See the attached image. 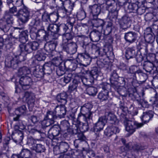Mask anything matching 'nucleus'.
<instances>
[{"label":"nucleus","instance_id":"obj_1","mask_svg":"<svg viewBox=\"0 0 158 158\" xmlns=\"http://www.w3.org/2000/svg\"><path fill=\"white\" fill-rule=\"evenodd\" d=\"M83 47L85 49V51L84 53L80 54L78 55L77 59V61L79 63L77 64L76 61L71 59H68L66 62V64H69L68 68L74 71L78 66L82 65L86 66L89 64L91 62L92 58L89 54L88 52L89 48L91 47L94 50L96 54H98L100 56H108V55L110 52H105L103 54H101L98 48H97L95 45H92L91 44H84Z\"/></svg>","mask_w":158,"mask_h":158},{"label":"nucleus","instance_id":"obj_2","mask_svg":"<svg viewBox=\"0 0 158 158\" xmlns=\"http://www.w3.org/2000/svg\"><path fill=\"white\" fill-rule=\"evenodd\" d=\"M13 15L7 11L5 12L3 18L0 19V29L4 32H7L14 23Z\"/></svg>","mask_w":158,"mask_h":158},{"label":"nucleus","instance_id":"obj_3","mask_svg":"<svg viewBox=\"0 0 158 158\" xmlns=\"http://www.w3.org/2000/svg\"><path fill=\"white\" fill-rule=\"evenodd\" d=\"M103 9L108 11L109 16L111 20L116 19L117 18L118 10L117 9V5L114 0H107L106 3L103 5Z\"/></svg>","mask_w":158,"mask_h":158},{"label":"nucleus","instance_id":"obj_4","mask_svg":"<svg viewBox=\"0 0 158 158\" xmlns=\"http://www.w3.org/2000/svg\"><path fill=\"white\" fill-rule=\"evenodd\" d=\"M92 105L90 103L85 104L81 107V114L79 115L78 119H83L84 121L87 123L88 121L92 118V113L91 111V110L92 108Z\"/></svg>","mask_w":158,"mask_h":158},{"label":"nucleus","instance_id":"obj_5","mask_svg":"<svg viewBox=\"0 0 158 158\" xmlns=\"http://www.w3.org/2000/svg\"><path fill=\"white\" fill-rule=\"evenodd\" d=\"M21 61L19 60V56L10 54L6 57L5 61V66L8 68L15 69L19 67Z\"/></svg>","mask_w":158,"mask_h":158},{"label":"nucleus","instance_id":"obj_6","mask_svg":"<svg viewBox=\"0 0 158 158\" xmlns=\"http://www.w3.org/2000/svg\"><path fill=\"white\" fill-rule=\"evenodd\" d=\"M98 121L105 125L107 121L111 124L114 125L117 124L119 123L116 116L110 111L106 112L105 116L99 117Z\"/></svg>","mask_w":158,"mask_h":158},{"label":"nucleus","instance_id":"obj_7","mask_svg":"<svg viewBox=\"0 0 158 158\" xmlns=\"http://www.w3.org/2000/svg\"><path fill=\"white\" fill-rule=\"evenodd\" d=\"M19 48L21 52L25 51L28 53H31L33 51L37 50L39 47V43L35 41L30 42L25 44H20Z\"/></svg>","mask_w":158,"mask_h":158},{"label":"nucleus","instance_id":"obj_8","mask_svg":"<svg viewBox=\"0 0 158 158\" xmlns=\"http://www.w3.org/2000/svg\"><path fill=\"white\" fill-rule=\"evenodd\" d=\"M126 126V130L131 134H133L136 128L141 127L143 124L142 123H139L134 121L128 120L126 118L124 121Z\"/></svg>","mask_w":158,"mask_h":158},{"label":"nucleus","instance_id":"obj_9","mask_svg":"<svg viewBox=\"0 0 158 158\" xmlns=\"http://www.w3.org/2000/svg\"><path fill=\"white\" fill-rule=\"evenodd\" d=\"M30 11L26 7L19 10V13L18 16V20L22 23L25 24L29 20L30 17Z\"/></svg>","mask_w":158,"mask_h":158},{"label":"nucleus","instance_id":"obj_10","mask_svg":"<svg viewBox=\"0 0 158 158\" xmlns=\"http://www.w3.org/2000/svg\"><path fill=\"white\" fill-rule=\"evenodd\" d=\"M120 130L117 127L110 126L108 127L104 131V134L108 137H112L111 139L115 141L117 138L116 133H118Z\"/></svg>","mask_w":158,"mask_h":158},{"label":"nucleus","instance_id":"obj_11","mask_svg":"<svg viewBox=\"0 0 158 158\" xmlns=\"http://www.w3.org/2000/svg\"><path fill=\"white\" fill-rule=\"evenodd\" d=\"M129 71L128 73L134 75L136 74H138L142 82H144L147 78V75L146 74L143 73L142 71L140 69H138L137 67L136 66L133 65L131 66L128 69Z\"/></svg>","mask_w":158,"mask_h":158},{"label":"nucleus","instance_id":"obj_12","mask_svg":"<svg viewBox=\"0 0 158 158\" xmlns=\"http://www.w3.org/2000/svg\"><path fill=\"white\" fill-rule=\"evenodd\" d=\"M128 95L129 96L131 97L132 99H136L139 104L140 105L143 107L148 108L149 107L148 102L146 101L143 99H141L140 100L137 99L139 96L135 89H134L132 90V92L130 93Z\"/></svg>","mask_w":158,"mask_h":158},{"label":"nucleus","instance_id":"obj_13","mask_svg":"<svg viewBox=\"0 0 158 158\" xmlns=\"http://www.w3.org/2000/svg\"><path fill=\"white\" fill-rule=\"evenodd\" d=\"M31 83V78L25 75L21 77L19 81V84L22 86V88L24 90L29 88Z\"/></svg>","mask_w":158,"mask_h":158},{"label":"nucleus","instance_id":"obj_14","mask_svg":"<svg viewBox=\"0 0 158 158\" xmlns=\"http://www.w3.org/2000/svg\"><path fill=\"white\" fill-rule=\"evenodd\" d=\"M77 45L75 42L67 43V44L63 46V50L68 53L73 54L75 53L77 51Z\"/></svg>","mask_w":158,"mask_h":158},{"label":"nucleus","instance_id":"obj_15","mask_svg":"<svg viewBox=\"0 0 158 158\" xmlns=\"http://www.w3.org/2000/svg\"><path fill=\"white\" fill-rule=\"evenodd\" d=\"M20 98L25 100L28 104H32L34 102L35 96L34 94L31 92H25L23 96Z\"/></svg>","mask_w":158,"mask_h":158},{"label":"nucleus","instance_id":"obj_16","mask_svg":"<svg viewBox=\"0 0 158 158\" xmlns=\"http://www.w3.org/2000/svg\"><path fill=\"white\" fill-rule=\"evenodd\" d=\"M118 78V76L116 72L114 70L111 73L110 80L111 83L112 84L111 87L114 89L118 92V89L119 88V85H116L117 84V80Z\"/></svg>","mask_w":158,"mask_h":158},{"label":"nucleus","instance_id":"obj_17","mask_svg":"<svg viewBox=\"0 0 158 158\" xmlns=\"http://www.w3.org/2000/svg\"><path fill=\"white\" fill-rule=\"evenodd\" d=\"M79 77L78 76L76 77L73 81L72 84H71L69 86V91L71 92L75 90H76L77 88L80 89L81 88V83Z\"/></svg>","mask_w":158,"mask_h":158},{"label":"nucleus","instance_id":"obj_18","mask_svg":"<svg viewBox=\"0 0 158 158\" xmlns=\"http://www.w3.org/2000/svg\"><path fill=\"white\" fill-rule=\"evenodd\" d=\"M143 69L148 73H154V70H156V67L155 66V64L148 61H145L144 62L143 64Z\"/></svg>","mask_w":158,"mask_h":158},{"label":"nucleus","instance_id":"obj_19","mask_svg":"<svg viewBox=\"0 0 158 158\" xmlns=\"http://www.w3.org/2000/svg\"><path fill=\"white\" fill-rule=\"evenodd\" d=\"M119 23L123 29H126L131 25L130 19L127 16H123L119 20Z\"/></svg>","mask_w":158,"mask_h":158},{"label":"nucleus","instance_id":"obj_20","mask_svg":"<svg viewBox=\"0 0 158 158\" xmlns=\"http://www.w3.org/2000/svg\"><path fill=\"white\" fill-rule=\"evenodd\" d=\"M76 19L73 17H67L66 18V23L65 24L69 28V32H74L73 31V27L75 29L76 26L75 25L76 23Z\"/></svg>","mask_w":158,"mask_h":158},{"label":"nucleus","instance_id":"obj_21","mask_svg":"<svg viewBox=\"0 0 158 158\" xmlns=\"http://www.w3.org/2000/svg\"><path fill=\"white\" fill-rule=\"evenodd\" d=\"M137 34L132 31H130L125 34L124 38L126 42L131 44L136 40Z\"/></svg>","mask_w":158,"mask_h":158},{"label":"nucleus","instance_id":"obj_22","mask_svg":"<svg viewBox=\"0 0 158 158\" xmlns=\"http://www.w3.org/2000/svg\"><path fill=\"white\" fill-rule=\"evenodd\" d=\"M66 108L65 105L61 104L60 106H56L55 108V112L56 115L60 118L63 117L66 113Z\"/></svg>","mask_w":158,"mask_h":158},{"label":"nucleus","instance_id":"obj_23","mask_svg":"<svg viewBox=\"0 0 158 158\" xmlns=\"http://www.w3.org/2000/svg\"><path fill=\"white\" fill-rule=\"evenodd\" d=\"M154 112L152 110H149L143 112L141 119L143 122L146 123L149 122V120L153 117Z\"/></svg>","mask_w":158,"mask_h":158},{"label":"nucleus","instance_id":"obj_24","mask_svg":"<svg viewBox=\"0 0 158 158\" xmlns=\"http://www.w3.org/2000/svg\"><path fill=\"white\" fill-rule=\"evenodd\" d=\"M89 11L92 13L93 17H97L101 12V8L97 4L89 6Z\"/></svg>","mask_w":158,"mask_h":158},{"label":"nucleus","instance_id":"obj_25","mask_svg":"<svg viewBox=\"0 0 158 158\" xmlns=\"http://www.w3.org/2000/svg\"><path fill=\"white\" fill-rule=\"evenodd\" d=\"M60 128L59 126H54L52 127L47 130L49 135L51 134L53 138L58 136L60 134Z\"/></svg>","mask_w":158,"mask_h":158},{"label":"nucleus","instance_id":"obj_26","mask_svg":"<svg viewBox=\"0 0 158 158\" xmlns=\"http://www.w3.org/2000/svg\"><path fill=\"white\" fill-rule=\"evenodd\" d=\"M57 45V41L54 40L53 41L49 42L48 45L45 44L44 48L47 52H50L55 49Z\"/></svg>","mask_w":158,"mask_h":158},{"label":"nucleus","instance_id":"obj_27","mask_svg":"<svg viewBox=\"0 0 158 158\" xmlns=\"http://www.w3.org/2000/svg\"><path fill=\"white\" fill-rule=\"evenodd\" d=\"M12 138L16 143H20L22 141L23 138V132L19 130L15 133L12 136Z\"/></svg>","mask_w":158,"mask_h":158},{"label":"nucleus","instance_id":"obj_28","mask_svg":"<svg viewBox=\"0 0 158 158\" xmlns=\"http://www.w3.org/2000/svg\"><path fill=\"white\" fill-rule=\"evenodd\" d=\"M42 68V66L37 65L36 66L33 72V75L35 77L40 78L43 77L44 72Z\"/></svg>","mask_w":158,"mask_h":158},{"label":"nucleus","instance_id":"obj_29","mask_svg":"<svg viewBox=\"0 0 158 158\" xmlns=\"http://www.w3.org/2000/svg\"><path fill=\"white\" fill-rule=\"evenodd\" d=\"M58 37V34H49L46 32L43 37V39L47 43H49L57 40Z\"/></svg>","mask_w":158,"mask_h":158},{"label":"nucleus","instance_id":"obj_30","mask_svg":"<svg viewBox=\"0 0 158 158\" xmlns=\"http://www.w3.org/2000/svg\"><path fill=\"white\" fill-rule=\"evenodd\" d=\"M42 69L44 73L50 74L52 72L54 69V65L51 62L45 63L42 66Z\"/></svg>","mask_w":158,"mask_h":158},{"label":"nucleus","instance_id":"obj_31","mask_svg":"<svg viewBox=\"0 0 158 158\" xmlns=\"http://www.w3.org/2000/svg\"><path fill=\"white\" fill-rule=\"evenodd\" d=\"M68 95L65 92H63L58 94L56 96L57 101L61 103V105H65L67 102Z\"/></svg>","mask_w":158,"mask_h":158},{"label":"nucleus","instance_id":"obj_32","mask_svg":"<svg viewBox=\"0 0 158 158\" xmlns=\"http://www.w3.org/2000/svg\"><path fill=\"white\" fill-rule=\"evenodd\" d=\"M102 33L101 32L96 30H94L90 34L91 40L93 42H98L100 39Z\"/></svg>","mask_w":158,"mask_h":158},{"label":"nucleus","instance_id":"obj_33","mask_svg":"<svg viewBox=\"0 0 158 158\" xmlns=\"http://www.w3.org/2000/svg\"><path fill=\"white\" fill-rule=\"evenodd\" d=\"M135 51L133 48H128L125 52V56L127 60L134 58L136 55Z\"/></svg>","mask_w":158,"mask_h":158},{"label":"nucleus","instance_id":"obj_34","mask_svg":"<svg viewBox=\"0 0 158 158\" xmlns=\"http://www.w3.org/2000/svg\"><path fill=\"white\" fill-rule=\"evenodd\" d=\"M32 156L31 151L27 148H23L20 153L21 158H31Z\"/></svg>","mask_w":158,"mask_h":158},{"label":"nucleus","instance_id":"obj_35","mask_svg":"<svg viewBox=\"0 0 158 158\" xmlns=\"http://www.w3.org/2000/svg\"><path fill=\"white\" fill-rule=\"evenodd\" d=\"M92 23L94 27H101L102 28L104 24V21L102 19L98 18L97 17H93Z\"/></svg>","mask_w":158,"mask_h":158},{"label":"nucleus","instance_id":"obj_36","mask_svg":"<svg viewBox=\"0 0 158 158\" xmlns=\"http://www.w3.org/2000/svg\"><path fill=\"white\" fill-rule=\"evenodd\" d=\"M28 31L25 30L21 32L19 35V41L21 44H24L28 40Z\"/></svg>","mask_w":158,"mask_h":158},{"label":"nucleus","instance_id":"obj_37","mask_svg":"<svg viewBox=\"0 0 158 158\" xmlns=\"http://www.w3.org/2000/svg\"><path fill=\"white\" fill-rule=\"evenodd\" d=\"M105 125L98 121L95 123L94 128V131L96 135V137L99 136V132L102 130Z\"/></svg>","mask_w":158,"mask_h":158},{"label":"nucleus","instance_id":"obj_38","mask_svg":"<svg viewBox=\"0 0 158 158\" xmlns=\"http://www.w3.org/2000/svg\"><path fill=\"white\" fill-rule=\"evenodd\" d=\"M74 6V2H72L70 0H67L64 2V8H66L68 13H70L73 10Z\"/></svg>","mask_w":158,"mask_h":158},{"label":"nucleus","instance_id":"obj_39","mask_svg":"<svg viewBox=\"0 0 158 158\" xmlns=\"http://www.w3.org/2000/svg\"><path fill=\"white\" fill-rule=\"evenodd\" d=\"M98 97L101 101H106L109 98V93L107 91H101L99 93Z\"/></svg>","mask_w":158,"mask_h":158},{"label":"nucleus","instance_id":"obj_40","mask_svg":"<svg viewBox=\"0 0 158 158\" xmlns=\"http://www.w3.org/2000/svg\"><path fill=\"white\" fill-rule=\"evenodd\" d=\"M69 148V145L68 143L65 142H61L60 143L59 148L62 153L66 152Z\"/></svg>","mask_w":158,"mask_h":158},{"label":"nucleus","instance_id":"obj_41","mask_svg":"<svg viewBox=\"0 0 158 158\" xmlns=\"http://www.w3.org/2000/svg\"><path fill=\"white\" fill-rule=\"evenodd\" d=\"M31 73L29 68L26 66H23L19 68L18 70V75L21 76L23 75L29 74Z\"/></svg>","mask_w":158,"mask_h":158},{"label":"nucleus","instance_id":"obj_42","mask_svg":"<svg viewBox=\"0 0 158 158\" xmlns=\"http://www.w3.org/2000/svg\"><path fill=\"white\" fill-rule=\"evenodd\" d=\"M57 30V33L60 35H64L67 31H69V28L65 24H58Z\"/></svg>","mask_w":158,"mask_h":158},{"label":"nucleus","instance_id":"obj_43","mask_svg":"<svg viewBox=\"0 0 158 158\" xmlns=\"http://www.w3.org/2000/svg\"><path fill=\"white\" fill-rule=\"evenodd\" d=\"M54 122L48 119H47L44 117V119L41 122L42 129L44 131L48 127L51 125L54 124Z\"/></svg>","mask_w":158,"mask_h":158},{"label":"nucleus","instance_id":"obj_44","mask_svg":"<svg viewBox=\"0 0 158 158\" xmlns=\"http://www.w3.org/2000/svg\"><path fill=\"white\" fill-rule=\"evenodd\" d=\"M100 73V72L97 67H93L91 70L89 72V77L93 78L94 80L96 79L98 77Z\"/></svg>","mask_w":158,"mask_h":158},{"label":"nucleus","instance_id":"obj_45","mask_svg":"<svg viewBox=\"0 0 158 158\" xmlns=\"http://www.w3.org/2000/svg\"><path fill=\"white\" fill-rule=\"evenodd\" d=\"M45 117L47 119H48L55 122V120L57 118V116L55 111H48L47 112L45 116Z\"/></svg>","mask_w":158,"mask_h":158},{"label":"nucleus","instance_id":"obj_46","mask_svg":"<svg viewBox=\"0 0 158 158\" xmlns=\"http://www.w3.org/2000/svg\"><path fill=\"white\" fill-rule=\"evenodd\" d=\"M79 79L82 81L84 85L86 86L89 85H91L92 83H93L94 80L93 78H91L90 77L89 78H88L85 77H83Z\"/></svg>","mask_w":158,"mask_h":158},{"label":"nucleus","instance_id":"obj_47","mask_svg":"<svg viewBox=\"0 0 158 158\" xmlns=\"http://www.w3.org/2000/svg\"><path fill=\"white\" fill-rule=\"evenodd\" d=\"M31 134L35 135L36 137L39 138L41 136V134L43 133V131L42 129H38L37 128L31 129L29 131Z\"/></svg>","mask_w":158,"mask_h":158},{"label":"nucleus","instance_id":"obj_48","mask_svg":"<svg viewBox=\"0 0 158 158\" xmlns=\"http://www.w3.org/2000/svg\"><path fill=\"white\" fill-rule=\"evenodd\" d=\"M13 5H8L9 8V11H7L10 14L12 15L13 16L18 17L19 13V10H18L17 7Z\"/></svg>","mask_w":158,"mask_h":158},{"label":"nucleus","instance_id":"obj_49","mask_svg":"<svg viewBox=\"0 0 158 158\" xmlns=\"http://www.w3.org/2000/svg\"><path fill=\"white\" fill-rule=\"evenodd\" d=\"M33 149L37 153H41L44 152L46 150L44 146L41 144H36L33 148Z\"/></svg>","mask_w":158,"mask_h":158},{"label":"nucleus","instance_id":"obj_50","mask_svg":"<svg viewBox=\"0 0 158 158\" xmlns=\"http://www.w3.org/2000/svg\"><path fill=\"white\" fill-rule=\"evenodd\" d=\"M86 92L89 95L94 96L98 92L97 88L93 86H89L86 89Z\"/></svg>","mask_w":158,"mask_h":158},{"label":"nucleus","instance_id":"obj_51","mask_svg":"<svg viewBox=\"0 0 158 158\" xmlns=\"http://www.w3.org/2000/svg\"><path fill=\"white\" fill-rule=\"evenodd\" d=\"M10 38L6 35H3L2 37H0V47L3 46L4 44H7L9 43Z\"/></svg>","mask_w":158,"mask_h":158},{"label":"nucleus","instance_id":"obj_52","mask_svg":"<svg viewBox=\"0 0 158 158\" xmlns=\"http://www.w3.org/2000/svg\"><path fill=\"white\" fill-rule=\"evenodd\" d=\"M74 36L71 33L67 32L64 35L63 44H67L69 40H71L73 38Z\"/></svg>","mask_w":158,"mask_h":158},{"label":"nucleus","instance_id":"obj_53","mask_svg":"<svg viewBox=\"0 0 158 158\" xmlns=\"http://www.w3.org/2000/svg\"><path fill=\"white\" fill-rule=\"evenodd\" d=\"M138 7V3L137 2L129 4L128 6V9L129 10V12L136 13Z\"/></svg>","mask_w":158,"mask_h":158},{"label":"nucleus","instance_id":"obj_54","mask_svg":"<svg viewBox=\"0 0 158 158\" xmlns=\"http://www.w3.org/2000/svg\"><path fill=\"white\" fill-rule=\"evenodd\" d=\"M58 24H50L47 27L48 31H50L52 34H57Z\"/></svg>","mask_w":158,"mask_h":158},{"label":"nucleus","instance_id":"obj_55","mask_svg":"<svg viewBox=\"0 0 158 158\" xmlns=\"http://www.w3.org/2000/svg\"><path fill=\"white\" fill-rule=\"evenodd\" d=\"M144 38L146 42L150 44L151 45H152V44L155 40V35L154 34H151L144 35Z\"/></svg>","mask_w":158,"mask_h":158},{"label":"nucleus","instance_id":"obj_56","mask_svg":"<svg viewBox=\"0 0 158 158\" xmlns=\"http://www.w3.org/2000/svg\"><path fill=\"white\" fill-rule=\"evenodd\" d=\"M112 23L111 22H108L106 28L103 31V34L104 35L106 36L109 35L112 31Z\"/></svg>","mask_w":158,"mask_h":158},{"label":"nucleus","instance_id":"obj_57","mask_svg":"<svg viewBox=\"0 0 158 158\" xmlns=\"http://www.w3.org/2000/svg\"><path fill=\"white\" fill-rule=\"evenodd\" d=\"M146 146H142L140 144H135L132 146V148L134 151L139 152L147 148Z\"/></svg>","mask_w":158,"mask_h":158},{"label":"nucleus","instance_id":"obj_58","mask_svg":"<svg viewBox=\"0 0 158 158\" xmlns=\"http://www.w3.org/2000/svg\"><path fill=\"white\" fill-rule=\"evenodd\" d=\"M27 110V108L25 105H23L16 109L15 113L16 114L20 115L23 114L25 113Z\"/></svg>","mask_w":158,"mask_h":158},{"label":"nucleus","instance_id":"obj_59","mask_svg":"<svg viewBox=\"0 0 158 158\" xmlns=\"http://www.w3.org/2000/svg\"><path fill=\"white\" fill-rule=\"evenodd\" d=\"M41 24V22L38 18H36L35 19H32L30 22V25L31 26H39Z\"/></svg>","mask_w":158,"mask_h":158},{"label":"nucleus","instance_id":"obj_60","mask_svg":"<svg viewBox=\"0 0 158 158\" xmlns=\"http://www.w3.org/2000/svg\"><path fill=\"white\" fill-rule=\"evenodd\" d=\"M70 127L69 124L66 120H64L61 123L60 127L63 131H66Z\"/></svg>","mask_w":158,"mask_h":158},{"label":"nucleus","instance_id":"obj_61","mask_svg":"<svg viewBox=\"0 0 158 158\" xmlns=\"http://www.w3.org/2000/svg\"><path fill=\"white\" fill-rule=\"evenodd\" d=\"M35 58L38 61H41L44 60L46 58V56L43 53L38 51L35 55Z\"/></svg>","mask_w":158,"mask_h":158},{"label":"nucleus","instance_id":"obj_62","mask_svg":"<svg viewBox=\"0 0 158 158\" xmlns=\"http://www.w3.org/2000/svg\"><path fill=\"white\" fill-rule=\"evenodd\" d=\"M73 76L72 73H66L63 78V81L66 84L68 83L70 81Z\"/></svg>","mask_w":158,"mask_h":158},{"label":"nucleus","instance_id":"obj_63","mask_svg":"<svg viewBox=\"0 0 158 158\" xmlns=\"http://www.w3.org/2000/svg\"><path fill=\"white\" fill-rule=\"evenodd\" d=\"M49 16H50L49 20L53 22L57 21L59 17L56 12L50 14Z\"/></svg>","mask_w":158,"mask_h":158},{"label":"nucleus","instance_id":"obj_64","mask_svg":"<svg viewBox=\"0 0 158 158\" xmlns=\"http://www.w3.org/2000/svg\"><path fill=\"white\" fill-rule=\"evenodd\" d=\"M56 12L58 13L59 17L62 18L66 16V14H69L68 13V12L67 11L66 8H64V9L58 10Z\"/></svg>","mask_w":158,"mask_h":158}]
</instances>
